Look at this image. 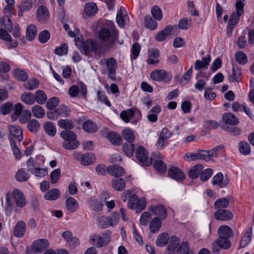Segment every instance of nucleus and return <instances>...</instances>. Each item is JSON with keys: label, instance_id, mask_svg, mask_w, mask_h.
<instances>
[{"label": "nucleus", "instance_id": "obj_1", "mask_svg": "<svg viewBox=\"0 0 254 254\" xmlns=\"http://www.w3.org/2000/svg\"><path fill=\"white\" fill-rule=\"evenodd\" d=\"M13 199L16 206L20 208L24 207L26 204V198L23 193L18 189H14L11 194L7 193L6 195V204L5 205V211L7 215H10L12 209V202L10 200V197Z\"/></svg>", "mask_w": 254, "mask_h": 254}, {"label": "nucleus", "instance_id": "obj_2", "mask_svg": "<svg viewBox=\"0 0 254 254\" xmlns=\"http://www.w3.org/2000/svg\"><path fill=\"white\" fill-rule=\"evenodd\" d=\"M61 136L64 139L63 146L68 150L76 148L79 145V142L76 139V135L74 132L69 130H64L61 131Z\"/></svg>", "mask_w": 254, "mask_h": 254}, {"label": "nucleus", "instance_id": "obj_3", "mask_svg": "<svg viewBox=\"0 0 254 254\" xmlns=\"http://www.w3.org/2000/svg\"><path fill=\"white\" fill-rule=\"evenodd\" d=\"M245 0H236L235 3L236 12H233L228 22V29L230 30L229 37H230L235 25L239 22L240 16L244 12Z\"/></svg>", "mask_w": 254, "mask_h": 254}, {"label": "nucleus", "instance_id": "obj_4", "mask_svg": "<svg viewBox=\"0 0 254 254\" xmlns=\"http://www.w3.org/2000/svg\"><path fill=\"white\" fill-rule=\"evenodd\" d=\"M245 0H236L235 3L236 12H233L228 22V29L230 30L229 37H230L235 25L239 22L240 16L244 12Z\"/></svg>", "mask_w": 254, "mask_h": 254}, {"label": "nucleus", "instance_id": "obj_5", "mask_svg": "<svg viewBox=\"0 0 254 254\" xmlns=\"http://www.w3.org/2000/svg\"><path fill=\"white\" fill-rule=\"evenodd\" d=\"M146 206V200L143 197L139 199L138 196L135 194L131 195L128 201V207L129 208L133 209H136L137 212H140L143 210Z\"/></svg>", "mask_w": 254, "mask_h": 254}, {"label": "nucleus", "instance_id": "obj_6", "mask_svg": "<svg viewBox=\"0 0 254 254\" xmlns=\"http://www.w3.org/2000/svg\"><path fill=\"white\" fill-rule=\"evenodd\" d=\"M76 45L80 51L85 54L90 52H95L97 50V45L93 40H87L85 41H75Z\"/></svg>", "mask_w": 254, "mask_h": 254}, {"label": "nucleus", "instance_id": "obj_7", "mask_svg": "<svg viewBox=\"0 0 254 254\" xmlns=\"http://www.w3.org/2000/svg\"><path fill=\"white\" fill-rule=\"evenodd\" d=\"M111 232L106 231L104 232L102 236L94 234L90 237V240L93 242L97 241L95 245L98 248L105 247L111 241Z\"/></svg>", "mask_w": 254, "mask_h": 254}, {"label": "nucleus", "instance_id": "obj_8", "mask_svg": "<svg viewBox=\"0 0 254 254\" xmlns=\"http://www.w3.org/2000/svg\"><path fill=\"white\" fill-rule=\"evenodd\" d=\"M136 159L143 166H149L151 160L149 159L147 150L143 146L138 147L135 151Z\"/></svg>", "mask_w": 254, "mask_h": 254}, {"label": "nucleus", "instance_id": "obj_9", "mask_svg": "<svg viewBox=\"0 0 254 254\" xmlns=\"http://www.w3.org/2000/svg\"><path fill=\"white\" fill-rule=\"evenodd\" d=\"M151 78L155 81H162L168 82L172 79V76L163 69H156L152 71Z\"/></svg>", "mask_w": 254, "mask_h": 254}, {"label": "nucleus", "instance_id": "obj_10", "mask_svg": "<svg viewBox=\"0 0 254 254\" xmlns=\"http://www.w3.org/2000/svg\"><path fill=\"white\" fill-rule=\"evenodd\" d=\"M207 155H209V152L206 150H198L195 153H188L184 156V159L187 161H194L196 160H203L208 161Z\"/></svg>", "mask_w": 254, "mask_h": 254}, {"label": "nucleus", "instance_id": "obj_11", "mask_svg": "<svg viewBox=\"0 0 254 254\" xmlns=\"http://www.w3.org/2000/svg\"><path fill=\"white\" fill-rule=\"evenodd\" d=\"M173 135V131L167 127H164L161 131L159 139L157 142V147L162 148L167 142V140Z\"/></svg>", "mask_w": 254, "mask_h": 254}, {"label": "nucleus", "instance_id": "obj_12", "mask_svg": "<svg viewBox=\"0 0 254 254\" xmlns=\"http://www.w3.org/2000/svg\"><path fill=\"white\" fill-rule=\"evenodd\" d=\"M106 67L108 70V75L113 80L116 79V70L117 64L113 58H110L106 60Z\"/></svg>", "mask_w": 254, "mask_h": 254}, {"label": "nucleus", "instance_id": "obj_13", "mask_svg": "<svg viewBox=\"0 0 254 254\" xmlns=\"http://www.w3.org/2000/svg\"><path fill=\"white\" fill-rule=\"evenodd\" d=\"M229 181L228 176H225L224 177L222 173H218L213 177L212 184L213 185H217L219 188H224L229 184Z\"/></svg>", "mask_w": 254, "mask_h": 254}, {"label": "nucleus", "instance_id": "obj_14", "mask_svg": "<svg viewBox=\"0 0 254 254\" xmlns=\"http://www.w3.org/2000/svg\"><path fill=\"white\" fill-rule=\"evenodd\" d=\"M214 218L219 221H229L233 218L232 213L228 210L219 209L214 213Z\"/></svg>", "mask_w": 254, "mask_h": 254}, {"label": "nucleus", "instance_id": "obj_15", "mask_svg": "<svg viewBox=\"0 0 254 254\" xmlns=\"http://www.w3.org/2000/svg\"><path fill=\"white\" fill-rule=\"evenodd\" d=\"M177 28V27L176 25L166 26L162 30L157 33L155 36L156 40L158 42L164 41L171 34L173 30Z\"/></svg>", "mask_w": 254, "mask_h": 254}, {"label": "nucleus", "instance_id": "obj_16", "mask_svg": "<svg viewBox=\"0 0 254 254\" xmlns=\"http://www.w3.org/2000/svg\"><path fill=\"white\" fill-rule=\"evenodd\" d=\"M49 247L48 240L40 239L34 242L32 245V251L34 253H42Z\"/></svg>", "mask_w": 254, "mask_h": 254}, {"label": "nucleus", "instance_id": "obj_17", "mask_svg": "<svg viewBox=\"0 0 254 254\" xmlns=\"http://www.w3.org/2000/svg\"><path fill=\"white\" fill-rule=\"evenodd\" d=\"M118 36V33L116 31H114L113 35L111 36L110 31L106 28H102L99 32V37L100 39L104 41H107L109 38L111 37L112 40L115 41Z\"/></svg>", "mask_w": 254, "mask_h": 254}, {"label": "nucleus", "instance_id": "obj_18", "mask_svg": "<svg viewBox=\"0 0 254 254\" xmlns=\"http://www.w3.org/2000/svg\"><path fill=\"white\" fill-rule=\"evenodd\" d=\"M168 174L170 177L177 181H183L185 178L184 173L176 167L173 166L170 168Z\"/></svg>", "mask_w": 254, "mask_h": 254}, {"label": "nucleus", "instance_id": "obj_19", "mask_svg": "<svg viewBox=\"0 0 254 254\" xmlns=\"http://www.w3.org/2000/svg\"><path fill=\"white\" fill-rule=\"evenodd\" d=\"M149 210L155 215L160 216V219H165L167 215V209L165 206L162 204H158L156 206H150Z\"/></svg>", "mask_w": 254, "mask_h": 254}, {"label": "nucleus", "instance_id": "obj_20", "mask_svg": "<svg viewBox=\"0 0 254 254\" xmlns=\"http://www.w3.org/2000/svg\"><path fill=\"white\" fill-rule=\"evenodd\" d=\"M38 20L41 23L46 22L49 18L48 9L44 6H40L37 10Z\"/></svg>", "mask_w": 254, "mask_h": 254}, {"label": "nucleus", "instance_id": "obj_21", "mask_svg": "<svg viewBox=\"0 0 254 254\" xmlns=\"http://www.w3.org/2000/svg\"><path fill=\"white\" fill-rule=\"evenodd\" d=\"M107 172L115 178L122 176L125 174V170L123 167L118 165H111L107 168Z\"/></svg>", "mask_w": 254, "mask_h": 254}, {"label": "nucleus", "instance_id": "obj_22", "mask_svg": "<svg viewBox=\"0 0 254 254\" xmlns=\"http://www.w3.org/2000/svg\"><path fill=\"white\" fill-rule=\"evenodd\" d=\"M26 228V225L25 222L22 220L18 221L13 230V235L21 238L24 234Z\"/></svg>", "mask_w": 254, "mask_h": 254}, {"label": "nucleus", "instance_id": "obj_23", "mask_svg": "<svg viewBox=\"0 0 254 254\" xmlns=\"http://www.w3.org/2000/svg\"><path fill=\"white\" fill-rule=\"evenodd\" d=\"M8 129L10 134L9 137L11 136L12 138L14 137L18 141H21L23 139L22 131L19 127L9 126Z\"/></svg>", "mask_w": 254, "mask_h": 254}, {"label": "nucleus", "instance_id": "obj_24", "mask_svg": "<svg viewBox=\"0 0 254 254\" xmlns=\"http://www.w3.org/2000/svg\"><path fill=\"white\" fill-rule=\"evenodd\" d=\"M217 233L220 237L229 238L233 236L232 229L227 225H222L219 227Z\"/></svg>", "mask_w": 254, "mask_h": 254}, {"label": "nucleus", "instance_id": "obj_25", "mask_svg": "<svg viewBox=\"0 0 254 254\" xmlns=\"http://www.w3.org/2000/svg\"><path fill=\"white\" fill-rule=\"evenodd\" d=\"M222 120L226 124L235 126L238 124L239 121L238 118L234 114L230 113H226L223 114Z\"/></svg>", "mask_w": 254, "mask_h": 254}, {"label": "nucleus", "instance_id": "obj_26", "mask_svg": "<svg viewBox=\"0 0 254 254\" xmlns=\"http://www.w3.org/2000/svg\"><path fill=\"white\" fill-rule=\"evenodd\" d=\"M149 58L147 63L149 64H158L159 60L157 58L159 56V51L156 49H152L148 53Z\"/></svg>", "mask_w": 254, "mask_h": 254}, {"label": "nucleus", "instance_id": "obj_27", "mask_svg": "<svg viewBox=\"0 0 254 254\" xmlns=\"http://www.w3.org/2000/svg\"><path fill=\"white\" fill-rule=\"evenodd\" d=\"M113 188L117 191H122L126 187V183L122 178H115L112 180Z\"/></svg>", "mask_w": 254, "mask_h": 254}, {"label": "nucleus", "instance_id": "obj_28", "mask_svg": "<svg viewBox=\"0 0 254 254\" xmlns=\"http://www.w3.org/2000/svg\"><path fill=\"white\" fill-rule=\"evenodd\" d=\"M61 192L58 189H52L46 192L44 194V198L48 200H55L60 196Z\"/></svg>", "mask_w": 254, "mask_h": 254}, {"label": "nucleus", "instance_id": "obj_29", "mask_svg": "<svg viewBox=\"0 0 254 254\" xmlns=\"http://www.w3.org/2000/svg\"><path fill=\"white\" fill-rule=\"evenodd\" d=\"M203 168V166L200 164H197L193 166L189 172L188 175L189 178L192 180L196 179L198 174L200 173Z\"/></svg>", "mask_w": 254, "mask_h": 254}, {"label": "nucleus", "instance_id": "obj_30", "mask_svg": "<svg viewBox=\"0 0 254 254\" xmlns=\"http://www.w3.org/2000/svg\"><path fill=\"white\" fill-rule=\"evenodd\" d=\"M108 139L114 145H119L122 144V139L119 133L110 132L107 134Z\"/></svg>", "mask_w": 254, "mask_h": 254}, {"label": "nucleus", "instance_id": "obj_31", "mask_svg": "<svg viewBox=\"0 0 254 254\" xmlns=\"http://www.w3.org/2000/svg\"><path fill=\"white\" fill-rule=\"evenodd\" d=\"M65 206L68 211L71 212H74L78 208L77 201L73 197H68L65 202Z\"/></svg>", "mask_w": 254, "mask_h": 254}, {"label": "nucleus", "instance_id": "obj_32", "mask_svg": "<svg viewBox=\"0 0 254 254\" xmlns=\"http://www.w3.org/2000/svg\"><path fill=\"white\" fill-rule=\"evenodd\" d=\"M122 137L128 143H133L135 136L133 131L129 128L124 129L122 132Z\"/></svg>", "mask_w": 254, "mask_h": 254}, {"label": "nucleus", "instance_id": "obj_33", "mask_svg": "<svg viewBox=\"0 0 254 254\" xmlns=\"http://www.w3.org/2000/svg\"><path fill=\"white\" fill-rule=\"evenodd\" d=\"M98 11V8L95 3L89 2L84 6V12L88 16L95 15Z\"/></svg>", "mask_w": 254, "mask_h": 254}, {"label": "nucleus", "instance_id": "obj_34", "mask_svg": "<svg viewBox=\"0 0 254 254\" xmlns=\"http://www.w3.org/2000/svg\"><path fill=\"white\" fill-rule=\"evenodd\" d=\"M161 227V221L160 218L156 217L150 222V231L152 233L158 232Z\"/></svg>", "mask_w": 254, "mask_h": 254}, {"label": "nucleus", "instance_id": "obj_35", "mask_svg": "<svg viewBox=\"0 0 254 254\" xmlns=\"http://www.w3.org/2000/svg\"><path fill=\"white\" fill-rule=\"evenodd\" d=\"M0 26L11 32L13 30V24L10 18L8 16L1 18L0 20Z\"/></svg>", "mask_w": 254, "mask_h": 254}, {"label": "nucleus", "instance_id": "obj_36", "mask_svg": "<svg viewBox=\"0 0 254 254\" xmlns=\"http://www.w3.org/2000/svg\"><path fill=\"white\" fill-rule=\"evenodd\" d=\"M43 128L45 131L50 136L55 135L57 130L55 125L51 122H46L44 123Z\"/></svg>", "mask_w": 254, "mask_h": 254}, {"label": "nucleus", "instance_id": "obj_37", "mask_svg": "<svg viewBox=\"0 0 254 254\" xmlns=\"http://www.w3.org/2000/svg\"><path fill=\"white\" fill-rule=\"evenodd\" d=\"M82 127L85 131L89 133L95 132L98 130L96 124L90 120L86 121L83 124Z\"/></svg>", "mask_w": 254, "mask_h": 254}, {"label": "nucleus", "instance_id": "obj_38", "mask_svg": "<svg viewBox=\"0 0 254 254\" xmlns=\"http://www.w3.org/2000/svg\"><path fill=\"white\" fill-rule=\"evenodd\" d=\"M210 57L209 56L203 58L202 61L196 60L194 64V68L196 70L200 68H207L210 62Z\"/></svg>", "mask_w": 254, "mask_h": 254}, {"label": "nucleus", "instance_id": "obj_39", "mask_svg": "<svg viewBox=\"0 0 254 254\" xmlns=\"http://www.w3.org/2000/svg\"><path fill=\"white\" fill-rule=\"evenodd\" d=\"M229 238L225 237H220L216 240V244L218 247L227 250L229 249L231 246V243L228 239Z\"/></svg>", "mask_w": 254, "mask_h": 254}, {"label": "nucleus", "instance_id": "obj_40", "mask_svg": "<svg viewBox=\"0 0 254 254\" xmlns=\"http://www.w3.org/2000/svg\"><path fill=\"white\" fill-rule=\"evenodd\" d=\"M58 125L61 128L65 129L64 130H70L74 127L72 121L69 119H61L58 121Z\"/></svg>", "mask_w": 254, "mask_h": 254}, {"label": "nucleus", "instance_id": "obj_41", "mask_svg": "<svg viewBox=\"0 0 254 254\" xmlns=\"http://www.w3.org/2000/svg\"><path fill=\"white\" fill-rule=\"evenodd\" d=\"M34 98L35 102L36 101L38 104L41 105L44 104L47 99V95L45 92L41 90H38L36 91Z\"/></svg>", "mask_w": 254, "mask_h": 254}, {"label": "nucleus", "instance_id": "obj_42", "mask_svg": "<svg viewBox=\"0 0 254 254\" xmlns=\"http://www.w3.org/2000/svg\"><path fill=\"white\" fill-rule=\"evenodd\" d=\"M37 28L35 25L31 24L26 29V37L29 41L33 40L37 34Z\"/></svg>", "mask_w": 254, "mask_h": 254}, {"label": "nucleus", "instance_id": "obj_43", "mask_svg": "<svg viewBox=\"0 0 254 254\" xmlns=\"http://www.w3.org/2000/svg\"><path fill=\"white\" fill-rule=\"evenodd\" d=\"M135 147L132 143H125L122 146V150L128 157L133 156Z\"/></svg>", "mask_w": 254, "mask_h": 254}, {"label": "nucleus", "instance_id": "obj_44", "mask_svg": "<svg viewBox=\"0 0 254 254\" xmlns=\"http://www.w3.org/2000/svg\"><path fill=\"white\" fill-rule=\"evenodd\" d=\"M94 161V155L92 153H87L82 156L80 162L84 166H88L93 164Z\"/></svg>", "mask_w": 254, "mask_h": 254}, {"label": "nucleus", "instance_id": "obj_45", "mask_svg": "<svg viewBox=\"0 0 254 254\" xmlns=\"http://www.w3.org/2000/svg\"><path fill=\"white\" fill-rule=\"evenodd\" d=\"M126 16V11L124 7H121L120 11L118 12L116 17V21L118 24L121 27L125 25L124 16Z\"/></svg>", "mask_w": 254, "mask_h": 254}, {"label": "nucleus", "instance_id": "obj_46", "mask_svg": "<svg viewBox=\"0 0 254 254\" xmlns=\"http://www.w3.org/2000/svg\"><path fill=\"white\" fill-rule=\"evenodd\" d=\"M134 115V110L132 109H129L123 111L120 114V117L125 122L128 123Z\"/></svg>", "mask_w": 254, "mask_h": 254}, {"label": "nucleus", "instance_id": "obj_47", "mask_svg": "<svg viewBox=\"0 0 254 254\" xmlns=\"http://www.w3.org/2000/svg\"><path fill=\"white\" fill-rule=\"evenodd\" d=\"M169 240V236L166 233L159 234L156 240V244L158 247H163L167 244Z\"/></svg>", "mask_w": 254, "mask_h": 254}, {"label": "nucleus", "instance_id": "obj_48", "mask_svg": "<svg viewBox=\"0 0 254 254\" xmlns=\"http://www.w3.org/2000/svg\"><path fill=\"white\" fill-rule=\"evenodd\" d=\"M229 204V200L225 197L220 198L217 199L214 204L215 209L226 208Z\"/></svg>", "mask_w": 254, "mask_h": 254}, {"label": "nucleus", "instance_id": "obj_49", "mask_svg": "<svg viewBox=\"0 0 254 254\" xmlns=\"http://www.w3.org/2000/svg\"><path fill=\"white\" fill-rule=\"evenodd\" d=\"M59 117H67L70 113V109L64 105H61L56 109Z\"/></svg>", "mask_w": 254, "mask_h": 254}, {"label": "nucleus", "instance_id": "obj_50", "mask_svg": "<svg viewBox=\"0 0 254 254\" xmlns=\"http://www.w3.org/2000/svg\"><path fill=\"white\" fill-rule=\"evenodd\" d=\"M31 111L33 116L38 119L42 118L45 115V112L43 108L39 105L34 106L32 108Z\"/></svg>", "mask_w": 254, "mask_h": 254}, {"label": "nucleus", "instance_id": "obj_51", "mask_svg": "<svg viewBox=\"0 0 254 254\" xmlns=\"http://www.w3.org/2000/svg\"><path fill=\"white\" fill-rule=\"evenodd\" d=\"M252 229L250 228V231H248L244 235L242 238L241 240L240 243V247L241 248H244L247 246L251 240V237L252 236Z\"/></svg>", "mask_w": 254, "mask_h": 254}, {"label": "nucleus", "instance_id": "obj_52", "mask_svg": "<svg viewBox=\"0 0 254 254\" xmlns=\"http://www.w3.org/2000/svg\"><path fill=\"white\" fill-rule=\"evenodd\" d=\"M21 100L27 105H33L35 103L34 95L32 93L25 92L22 94Z\"/></svg>", "mask_w": 254, "mask_h": 254}, {"label": "nucleus", "instance_id": "obj_53", "mask_svg": "<svg viewBox=\"0 0 254 254\" xmlns=\"http://www.w3.org/2000/svg\"><path fill=\"white\" fill-rule=\"evenodd\" d=\"M23 106L21 103H17L13 107V112L11 115V120L15 121L22 112Z\"/></svg>", "mask_w": 254, "mask_h": 254}, {"label": "nucleus", "instance_id": "obj_54", "mask_svg": "<svg viewBox=\"0 0 254 254\" xmlns=\"http://www.w3.org/2000/svg\"><path fill=\"white\" fill-rule=\"evenodd\" d=\"M177 254H194L193 252L190 250L188 246L187 242H183L181 243L179 249H178Z\"/></svg>", "mask_w": 254, "mask_h": 254}, {"label": "nucleus", "instance_id": "obj_55", "mask_svg": "<svg viewBox=\"0 0 254 254\" xmlns=\"http://www.w3.org/2000/svg\"><path fill=\"white\" fill-rule=\"evenodd\" d=\"M239 150L242 154L245 155H249L251 152L250 145L245 141H241L239 143Z\"/></svg>", "mask_w": 254, "mask_h": 254}, {"label": "nucleus", "instance_id": "obj_56", "mask_svg": "<svg viewBox=\"0 0 254 254\" xmlns=\"http://www.w3.org/2000/svg\"><path fill=\"white\" fill-rule=\"evenodd\" d=\"M14 77L20 81H25L28 78L27 73L23 70L21 69H16L13 71Z\"/></svg>", "mask_w": 254, "mask_h": 254}, {"label": "nucleus", "instance_id": "obj_57", "mask_svg": "<svg viewBox=\"0 0 254 254\" xmlns=\"http://www.w3.org/2000/svg\"><path fill=\"white\" fill-rule=\"evenodd\" d=\"M144 25L146 28L151 30H154L157 27V22L150 16H147L144 18Z\"/></svg>", "mask_w": 254, "mask_h": 254}, {"label": "nucleus", "instance_id": "obj_58", "mask_svg": "<svg viewBox=\"0 0 254 254\" xmlns=\"http://www.w3.org/2000/svg\"><path fill=\"white\" fill-rule=\"evenodd\" d=\"M236 61L240 64H245L248 62L247 55L242 51H239L235 54Z\"/></svg>", "mask_w": 254, "mask_h": 254}, {"label": "nucleus", "instance_id": "obj_59", "mask_svg": "<svg viewBox=\"0 0 254 254\" xmlns=\"http://www.w3.org/2000/svg\"><path fill=\"white\" fill-rule=\"evenodd\" d=\"M40 127L39 122L36 119L30 120L27 123V128L30 132H36Z\"/></svg>", "mask_w": 254, "mask_h": 254}, {"label": "nucleus", "instance_id": "obj_60", "mask_svg": "<svg viewBox=\"0 0 254 254\" xmlns=\"http://www.w3.org/2000/svg\"><path fill=\"white\" fill-rule=\"evenodd\" d=\"M15 178L19 182H24L29 179V175L24 169H21L17 172Z\"/></svg>", "mask_w": 254, "mask_h": 254}, {"label": "nucleus", "instance_id": "obj_61", "mask_svg": "<svg viewBox=\"0 0 254 254\" xmlns=\"http://www.w3.org/2000/svg\"><path fill=\"white\" fill-rule=\"evenodd\" d=\"M39 86V81L37 79H30L24 84V87L27 90H31L37 88Z\"/></svg>", "mask_w": 254, "mask_h": 254}, {"label": "nucleus", "instance_id": "obj_62", "mask_svg": "<svg viewBox=\"0 0 254 254\" xmlns=\"http://www.w3.org/2000/svg\"><path fill=\"white\" fill-rule=\"evenodd\" d=\"M19 121L21 124L26 123L31 117V113L28 110H25L22 111L19 116Z\"/></svg>", "mask_w": 254, "mask_h": 254}, {"label": "nucleus", "instance_id": "obj_63", "mask_svg": "<svg viewBox=\"0 0 254 254\" xmlns=\"http://www.w3.org/2000/svg\"><path fill=\"white\" fill-rule=\"evenodd\" d=\"M12 107V103L9 102L2 104L0 107V113L3 115L9 114L11 112Z\"/></svg>", "mask_w": 254, "mask_h": 254}, {"label": "nucleus", "instance_id": "obj_64", "mask_svg": "<svg viewBox=\"0 0 254 254\" xmlns=\"http://www.w3.org/2000/svg\"><path fill=\"white\" fill-rule=\"evenodd\" d=\"M151 14L156 20H160L162 18L163 14L161 9L158 6L155 5L152 7Z\"/></svg>", "mask_w": 254, "mask_h": 254}]
</instances>
